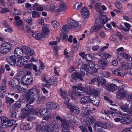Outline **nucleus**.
Listing matches in <instances>:
<instances>
[{
  "instance_id": "a211bd4d",
  "label": "nucleus",
  "mask_w": 132,
  "mask_h": 132,
  "mask_svg": "<svg viewBox=\"0 0 132 132\" xmlns=\"http://www.w3.org/2000/svg\"><path fill=\"white\" fill-rule=\"evenodd\" d=\"M96 81L97 82V86L98 87L101 85H105L106 84V80L98 76L96 77Z\"/></svg>"
},
{
  "instance_id": "c756f323",
  "label": "nucleus",
  "mask_w": 132,
  "mask_h": 132,
  "mask_svg": "<svg viewBox=\"0 0 132 132\" xmlns=\"http://www.w3.org/2000/svg\"><path fill=\"white\" fill-rule=\"evenodd\" d=\"M43 32L42 33L44 37H47L48 36L50 30L48 27H45L42 29Z\"/></svg>"
},
{
  "instance_id": "412c9836",
  "label": "nucleus",
  "mask_w": 132,
  "mask_h": 132,
  "mask_svg": "<svg viewBox=\"0 0 132 132\" xmlns=\"http://www.w3.org/2000/svg\"><path fill=\"white\" fill-rule=\"evenodd\" d=\"M38 31L36 32H33L32 33L33 37L36 39L39 40L41 39L44 37V35L42 33L38 32Z\"/></svg>"
},
{
  "instance_id": "79ce46f5",
  "label": "nucleus",
  "mask_w": 132,
  "mask_h": 132,
  "mask_svg": "<svg viewBox=\"0 0 132 132\" xmlns=\"http://www.w3.org/2000/svg\"><path fill=\"white\" fill-rule=\"evenodd\" d=\"M32 17L35 18L36 17H39L40 16V12L34 11L32 12Z\"/></svg>"
},
{
  "instance_id": "dca6fc26",
  "label": "nucleus",
  "mask_w": 132,
  "mask_h": 132,
  "mask_svg": "<svg viewBox=\"0 0 132 132\" xmlns=\"http://www.w3.org/2000/svg\"><path fill=\"white\" fill-rule=\"evenodd\" d=\"M82 16L84 18H88L89 16V13L87 8L85 7L82 8L81 11Z\"/></svg>"
},
{
  "instance_id": "423d86ee",
  "label": "nucleus",
  "mask_w": 132,
  "mask_h": 132,
  "mask_svg": "<svg viewBox=\"0 0 132 132\" xmlns=\"http://www.w3.org/2000/svg\"><path fill=\"white\" fill-rule=\"evenodd\" d=\"M70 28L68 25L65 24L63 26L62 29V32L60 33V36L64 40H66L68 38V36L66 35L69 30Z\"/></svg>"
},
{
  "instance_id": "774afa93",
  "label": "nucleus",
  "mask_w": 132,
  "mask_h": 132,
  "mask_svg": "<svg viewBox=\"0 0 132 132\" xmlns=\"http://www.w3.org/2000/svg\"><path fill=\"white\" fill-rule=\"evenodd\" d=\"M121 132H132V127L124 129Z\"/></svg>"
},
{
  "instance_id": "09e8293b",
  "label": "nucleus",
  "mask_w": 132,
  "mask_h": 132,
  "mask_svg": "<svg viewBox=\"0 0 132 132\" xmlns=\"http://www.w3.org/2000/svg\"><path fill=\"white\" fill-rule=\"evenodd\" d=\"M36 119V117L35 115H31L28 117L27 119L28 121H31L35 120Z\"/></svg>"
},
{
  "instance_id": "49530a36",
  "label": "nucleus",
  "mask_w": 132,
  "mask_h": 132,
  "mask_svg": "<svg viewBox=\"0 0 132 132\" xmlns=\"http://www.w3.org/2000/svg\"><path fill=\"white\" fill-rule=\"evenodd\" d=\"M22 59H20L17 60L16 62V65L18 67L23 66L24 64L23 62H22Z\"/></svg>"
},
{
  "instance_id": "c9c22d12",
  "label": "nucleus",
  "mask_w": 132,
  "mask_h": 132,
  "mask_svg": "<svg viewBox=\"0 0 132 132\" xmlns=\"http://www.w3.org/2000/svg\"><path fill=\"white\" fill-rule=\"evenodd\" d=\"M28 87L27 86V87H23L21 88L20 86H18L16 89V91L18 93H22L24 91H26Z\"/></svg>"
},
{
  "instance_id": "a18cd8bd",
  "label": "nucleus",
  "mask_w": 132,
  "mask_h": 132,
  "mask_svg": "<svg viewBox=\"0 0 132 132\" xmlns=\"http://www.w3.org/2000/svg\"><path fill=\"white\" fill-rule=\"evenodd\" d=\"M5 98L6 102L8 103L12 104L14 102V100L13 98L8 97L7 96L5 97Z\"/></svg>"
},
{
  "instance_id": "864d4df0",
  "label": "nucleus",
  "mask_w": 132,
  "mask_h": 132,
  "mask_svg": "<svg viewBox=\"0 0 132 132\" xmlns=\"http://www.w3.org/2000/svg\"><path fill=\"white\" fill-rule=\"evenodd\" d=\"M100 4L99 3H97L95 7V9L98 12H99L101 10L100 8Z\"/></svg>"
},
{
  "instance_id": "de8ad7c7",
  "label": "nucleus",
  "mask_w": 132,
  "mask_h": 132,
  "mask_svg": "<svg viewBox=\"0 0 132 132\" xmlns=\"http://www.w3.org/2000/svg\"><path fill=\"white\" fill-rule=\"evenodd\" d=\"M52 25L54 27L57 28L60 26L59 23L56 21H51Z\"/></svg>"
},
{
  "instance_id": "bb28decb",
  "label": "nucleus",
  "mask_w": 132,
  "mask_h": 132,
  "mask_svg": "<svg viewBox=\"0 0 132 132\" xmlns=\"http://www.w3.org/2000/svg\"><path fill=\"white\" fill-rule=\"evenodd\" d=\"M122 68L123 69H127L130 68L132 66V64L131 63H127L123 62L121 64Z\"/></svg>"
},
{
  "instance_id": "f257e3e1",
  "label": "nucleus",
  "mask_w": 132,
  "mask_h": 132,
  "mask_svg": "<svg viewBox=\"0 0 132 132\" xmlns=\"http://www.w3.org/2000/svg\"><path fill=\"white\" fill-rule=\"evenodd\" d=\"M39 91L37 90V87L34 86L27 90L26 93L27 100L29 101L28 103L26 105L25 108L21 110V114L19 118L22 119L25 118L34 110L33 105H31L35 101L37 98H39Z\"/></svg>"
},
{
  "instance_id": "69168bd1",
  "label": "nucleus",
  "mask_w": 132,
  "mask_h": 132,
  "mask_svg": "<svg viewBox=\"0 0 132 132\" xmlns=\"http://www.w3.org/2000/svg\"><path fill=\"white\" fill-rule=\"evenodd\" d=\"M111 56V55L110 54H106V53L104 54L103 56H101V57H102L105 60H107L108 58L110 57Z\"/></svg>"
},
{
  "instance_id": "8fccbe9b",
  "label": "nucleus",
  "mask_w": 132,
  "mask_h": 132,
  "mask_svg": "<svg viewBox=\"0 0 132 132\" xmlns=\"http://www.w3.org/2000/svg\"><path fill=\"white\" fill-rule=\"evenodd\" d=\"M50 8L52 11H55V12L58 11V6H55L54 5L52 4L50 5Z\"/></svg>"
},
{
  "instance_id": "bf43d9fd",
  "label": "nucleus",
  "mask_w": 132,
  "mask_h": 132,
  "mask_svg": "<svg viewBox=\"0 0 132 132\" xmlns=\"http://www.w3.org/2000/svg\"><path fill=\"white\" fill-rule=\"evenodd\" d=\"M82 3H78L76 4L75 5V6L77 7L78 9H80L82 6Z\"/></svg>"
},
{
  "instance_id": "9d476101",
  "label": "nucleus",
  "mask_w": 132,
  "mask_h": 132,
  "mask_svg": "<svg viewBox=\"0 0 132 132\" xmlns=\"http://www.w3.org/2000/svg\"><path fill=\"white\" fill-rule=\"evenodd\" d=\"M22 49L18 48L15 49L14 52V56L16 59H22L23 56V52Z\"/></svg>"
},
{
  "instance_id": "f8f14e48",
  "label": "nucleus",
  "mask_w": 132,
  "mask_h": 132,
  "mask_svg": "<svg viewBox=\"0 0 132 132\" xmlns=\"http://www.w3.org/2000/svg\"><path fill=\"white\" fill-rule=\"evenodd\" d=\"M119 105L120 107L119 108H120L123 111L126 112L124 114L126 115H127L129 112H130L128 105L127 104L124 105L122 103H120Z\"/></svg>"
},
{
  "instance_id": "6e6d98bb",
  "label": "nucleus",
  "mask_w": 132,
  "mask_h": 132,
  "mask_svg": "<svg viewBox=\"0 0 132 132\" xmlns=\"http://www.w3.org/2000/svg\"><path fill=\"white\" fill-rule=\"evenodd\" d=\"M91 103L94 105L97 106L99 104L100 101L99 100H91Z\"/></svg>"
},
{
  "instance_id": "4c0bfd02",
  "label": "nucleus",
  "mask_w": 132,
  "mask_h": 132,
  "mask_svg": "<svg viewBox=\"0 0 132 132\" xmlns=\"http://www.w3.org/2000/svg\"><path fill=\"white\" fill-rule=\"evenodd\" d=\"M66 8L65 5L64 3H61L60 5L59 9H58V11L61 12L64 10Z\"/></svg>"
},
{
  "instance_id": "6e6552de",
  "label": "nucleus",
  "mask_w": 132,
  "mask_h": 132,
  "mask_svg": "<svg viewBox=\"0 0 132 132\" xmlns=\"http://www.w3.org/2000/svg\"><path fill=\"white\" fill-rule=\"evenodd\" d=\"M67 21L68 25L70 27V28H77L79 27L80 26L78 22H76L71 18L69 19Z\"/></svg>"
},
{
  "instance_id": "4be33fe9",
  "label": "nucleus",
  "mask_w": 132,
  "mask_h": 132,
  "mask_svg": "<svg viewBox=\"0 0 132 132\" xmlns=\"http://www.w3.org/2000/svg\"><path fill=\"white\" fill-rule=\"evenodd\" d=\"M91 101L90 97L88 96H85L81 99V103L84 104L90 103Z\"/></svg>"
},
{
  "instance_id": "37998d69",
  "label": "nucleus",
  "mask_w": 132,
  "mask_h": 132,
  "mask_svg": "<svg viewBox=\"0 0 132 132\" xmlns=\"http://www.w3.org/2000/svg\"><path fill=\"white\" fill-rule=\"evenodd\" d=\"M59 93L62 97H65L67 94V92L65 91H63L62 90L61 88H60V90L59 91Z\"/></svg>"
},
{
  "instance_id": "13d9d810",
  "label": "nucleus",
  "mask_w": 132,
  "mask_h": 132,
  "mask_svg": "<svg viewBox=\"0 0 132 132\" xmlns=\"http://www.w3.org/2000/svg\"><path fill=\"white\" fill-rule=\"evenodd\" d=\"M115 36H111L110 37V40L114 42H118V40Z\"/></svg>"
},
{
  "instance_id": "473e14b6",
  "label": "nucleus",
  "mask_w": 132,
  "mask_h": 132,
  "mask_svg": "<svg viewBox=\"0 0 132 132\" xmlns=\"http://www.w3.org/2000/svg\"><path fill=\"white\" fill-rule=\"evenodd\" d=\"M1 45L7 49L9 51L11 49L12 45L9 42H7L3 43Z\"/></svg>"
},
{
  "instance_id": "9b49d317",
  "label": "nucleus",
  "mask_w": 132,
  "mask_h": 132,
  "mask_svg": "<svg viewBox=\"0 0 132 132\" xmlns=\"http://www.w3.org/2000/svg\"><path fill=\"white\" fill-rule=\"evenodd\" d=\"M6 60L7 62L9 63L11 65L15 66L16 62V58L13 55L9 56L7 57Z\"/></svg>"
},
{
  "instance_id": "6ab92c4d",
  "label": "nucleus",
  "mask_w": 132,
  "mask_h": 132,
  "mask_svg": "<svg viewBox=\"0 0 132 132\" xmlns=\"http://www.w3.org/2000/svg\"><path fill=\"white\" fill-rule=\"evenodd\" d=\"M19 83V80L17 78L13 79L11 81V86L12 88L15 90V89Z\"/></svg>"
},
{
  "instance_id": "cd10ccee",
  "label": "nucleus",
  "mask_w": 132,
  "mask_h": 132,
  "mask_svg": "<svg viewBox=\"0 0 132 132\" xmlns=\"http://www.w3.org/2000/svg\"><path fill=\"white\" fill-rule=\"evenodd\" d=\"M61 125L63 130H69L70 126L68 124L66 121L65 120L63 122L61 123Z\"/></svg>"
},
{
  "instance_id": "2eb2a0df",
  "label": "nucleus",
  "mask_w": 132,
  "mask_h": 132,
  "mask_svg": "<svg viewBox=\"0 0 132 132\" xmlns=\"http://www.w3.org/2000/svg\"><path fill=\"white\" fill-rule=\"evenodd\" d=\"M67 106L69 108L71 112H73L75 113L78 114L79 113L80 111L78 108L75 106H73L72 104H68Z\"/></svg>"
},
{
  "instance_id": "1a4fd4ad",
  "label": "nucleus",
  "mask_w": 132,
  "mask_h": 132,
  "mask_svg": "<svg viewBox=\"0 0 132 132\" xmlns=\"http://www.w3.org/2000/svg\"><path fill=\"white\" fill-rule=\"evenodd\" d=\"M23 53L25 54L29 55V56H31L35 53L34 50L32 48H30L27 46H24L22 49Z\"/></svg>"
},
{
  "instance_id": "5701e85b",
  "label": "nucleus",
  "mask_w": 132,
  "mask_h": 132,
  "mask_svg": "<svg viewBox=\"0 0 132 132\" xmlns=\"http://www.w3.org/2000/svg\"><path fill=\"white\" fill-rule=\"evenodd\" d=\"M20 128L22 130H29L31 128L30 125L29 123H22L20 125Z\"/></svg>"
},
{
  "instance_id": "4d7b16f0",
  "label": "nucleus",
  "mask_w": 132,
  "mask_h": 132,
  "mask_svg": "<svg viewBox=\"0 0 132 132\" xmlns=\"http://www.w3.org/2000/svg\"><path fill=\"white\" fill-rule=\"evenodd\" d=\"M120 55L121 56L123 57L124 58L126 59H127L130 57V56L128 55V54L125 53H120Z\"/></svg>"
},
{
  "instance_id": "aec40b11",
  "label": "nucleus",
  "mask_w": 132,
  "mask_h": 132,
  "mask_svg": "<svg viewBox=\"0 0 132 132\" xmlns=\"http://www.w3.org/2000/svg\"><path fill=\"white\" fill-rule=\"evenodd\" d=\"M57 105L55 103L50 102L47 103L46 105L47 109L48 110H52L56 109L57 106Z\"/></svg>"
},
{
  "instance_id": "f03ea898",
  "label": "nucleus",
  "mask_w": 132,
  "mask_h": 132,
  "mask_svg": "<svg viewBox=\"0 0 132 132\" xmlns=\"http://www.w3.org/2000/svg\"><path fill=\"white\" fill-rule=\"evenodd\" d=\"M84 70L86 72V75L89 76L92 73V69L90 68V67L86 64L82 65L80 69V72H75L72 73L71 76V80L72 82L77 81L78 79L81 81H83L84 79L82 77L84 76L85 74V72L82 71Z\"/></svg>"
},
{
  "instance_id": "ea45409f",
  "label": "nucleus",
  "mask_w": 132,
  "mask_h": 132,
  "mask_svg": "<svg viewBox=\"0 0 132 132\" xmlns=\"http://www.w3.org/2000/svg\"><path fill=\"white\" fill-rule=\"evenodd\" d=\"M68 117L70 119L69 120V122L70 123H71V122H73L74 123H75L73 120L74 119V116L73 114L70 113H68Z\"/></svg>"
},
{
  "instance_id": "39448f33",
  "label": "nucleus",
  "mask_w": 132,
  "mask_h": 132,
  "mask_svg": "<svg viewBox=\"0 0 132 132\" xmlns=\"http://www.w3.org/2000/svg\"><path fill=\"white\" fill-rule=\"evenodd\" d=\"M84 87L81 86H73L72 93L73 95L79 96H81L82 94L80 91H84Z\"/></svg>"
},
{
  "instance_id": "680f3d73",
  "label": "nucleus",
  "mask_w": 132,
  "mask_h": 132,
  "mask_svg": "<svg viewBox=\"0 0 132 132\" xmlns=\"http://www.w3.org/2000/svg\"><path fill=\"white\" fill-rule=\"evenodd\" d=\"M122 117H120V118H117L115 119H114V120L115 122H120L122 124Z\"/></svg>"
},
{
  "instance_id": "052dcab7",
  "label": "nucleus",
  "mask_w": 132,
  "mask_h": 132,
  "mask_svg": "<svg viewBox=\"0 0 132 132\" xmlns=\"http://www.w3.org/2000/svg\"><path fill=\"white\" fill-rule=\"evenodd\" d=\"M8 119L5 117H3L1 118V123L2 124L4 123L5 122H6L8 121Z\"/></svg>"
},
{
  "instance_id": "e2e57ef3",
  "label": "nucleus",
  "mask_w": 132,
  "mask_h": 132,
  "mask_svg": "<svg viewBox=\"0 0 132 132\" xmlns=\"http://www.w3.org/2000/svg\"><path fill=\"white\" fill-rule=\"evenodd\" d=\"M9 9L6 7L4 8L1 9V12L2 13H6L9 11Z\"/></svg>"
},
{
  "instance_id": "0e129e2a",
  "label": "nucleus",
  "mask_w": 132,
  "mask_h": 132,
  "mask_svg": "<svg viewBox=\"0 0 132 132\" xmlns=\"http://www.w3.org/2000/svg\"><path fill=\"white\" fill-rule=\"evenodd\" d=\"M33 64L32 63H31V64L28 63L27 65L25 66V68L26 69H28L30 70H32Z\"/></svg>"
},
{
  "instance_id": "338daca9",
  "label": "nucleus",
  "mask_w": 132,
  "mask_h": 132,
  "mask_svg": "<svg viewBox=\"0 0 132 132\" xmlns=\"http://www.w3.org/2000/svg\"><path fill=\"white\" fill-rule=\"evenodd\" d=\"M6 88L5 87H0V92L6 93Z\"/></svg>"
},
{
  "instance_id": "ddd939ff",
  "label": "nucleus",
  "mask_w": 132,
  "mask_h": 132,
  "mask_svg": "<svg viewBox=\"0 0 132 132\" xmlns=\"http://www.w3.org/2000/svg\"><path fill=\"white\" fill-rule=\"evenodd\" d=\"M112 74L114 76L124 77L125 74L122 70L119 68H118L112 71Z\"/></svg>"
},
{
  "instance_id": "2f4dec72",
  "label": "nucleus",
  "mask_w": 132,
  "mask_h": 132,
  "mask_svg": "<svg viewBox=\"0 0 132 132\" xmlns=\"http://www.w3.org/2000/svg\"><path fill=\"white\" fill-rule=\"evenodd\" d=\"M102 113L103 114H105L106 115L109 117L113 116V114L114 113V112L113 111H109L106 112L104 110H102Z\"/></svg>"
},
{
  "instance_id": "3c124183",
  "label": "nucleus",
  "mask_w": 132,
  "mask_h": 132,
  "mask_svg": "<svg viewBox=\"0 0 132 132\" xmlns=\"http://www.w3.org/2000/svg\"><path fill=\"white\" fill-rule=\"evenodd\" d=\"M35 129L37 132H40L41 130V132H42L43 130L42 127L39 125H36Z\"/></svg>"
},
{
  "instance_id": "393cba45",
  "label": "nucleus",
  "mask_w": 132,
  "mask_h": 132,
  "mask_svg": "<svg viewBox=\"0 0 132 132\" xmlns=\"http://www.w3.org/2000/svg\"><path fill=\"white\" fill-rule=\"evenodd\" d=\"M122 124H128L130 123L132 121V120L131 118L129 117H125L122 118Z\"/></svg>"
},
{
  "instance_id": "f3484780",
  "label": "nucleus",
  "mask_w": 132,
  "mask_h": 132,
  "mask_svg": "<svg viewBox=\"0 0 132 132\" xmlns=\"http://www.w3.org/2000/svg\"><path fill=\"white\" fill-rule=\"evenodd\" d=\"M107 89L111 92H113L115 91L117 89V86L116 85L112 84H108L106 85Z\"/></svg>"
},
{
  "instance_id": "72a5a7b5",
  "label": "nucleus",
  "mask_w": 132,
  "mask_h": 132,
  "mask_svg": "<svg viewBox=\"0 0 132 132\" xmlns=\"http://www.w3.org/2000/svg\"><path fill=\"white\" fill-rule=\"evenodd\" d=\"M95 119L92 116L89 115L86 118V121L89 122V124L93 123L95 121Z\"/></svg>"
},
{
  "instance_id": "c85d7f7f",
  "label": "nucleus",
  "mask_w": 132,
  "mask_h": 132,
  "mask_svg": "<svg viewBox=\"0 0 132 132\" xmlns=\"http://www.w3.org/2000/svg\"><path fill=\"white\" fill-rule=\"evenodd\" d=\"M88 90L89 91H91L95 96H97L99 95V93L98 91L96 89H93L92 86L89 85L88 86Z\"/></svg>"
},
{
  "instance_id": "e433bc0d",
  "label": "nucleus",
  "mask_w": 132,
  "mask_h": 132,
  "mask_svg": "<svg viewBox=\"0 0 132 132\" xmlns=\"http://www.w3.org/2000/svg\"><path fill=\"white\" fill-rule=\"evenodd\" d=\"M9 51L5 48L2 46L1 45L0 46V52L1 53L4 54H5L8 53Z\"/></svg>"
},
{
  "instance_id": "603ef678",
  "label": "nucleus",
  "mask_w": 132,
  "mask_h": 132,
  "mask_svg": "<svg viewBox=\"0 0 132 132\" xmlns=\"http://www.w3.org/2000/svg\"><path fill=\"white\" fill-rule=\"evenodd\" d=\"M115 5L116 7L118 9H121L122 6V4L121 3L119 2V1H116Z\"/></svg>"
},
{
  "instance_id": "f704fd0d",
  "label": "nucleus",
  "mask_w": 132,
  "mask_h": 132,
  "mask_svg": "<svg viewBox=\"0 0 132 132\" xmlns=\"http://www.w3.org/2000/svg\"><path fill=\"white\" fill-rule=\"evenodd\" d=\"M32 68L33 70L36 72L35 74L36 76L40 75L41 73V71H40V69H39L38 71L37 67L36 65L33 64L32 66Z\"/></svg>"
},
{
  "instance_id": "7ed1b4c3",
  "label": "nucleus",
  "mask_w": 132,
  "mask_h": 132,
  "mask_svg": "<svg viewBox=\"0 0 132 132\" xmlns=\"http://www.w3.org/2000/svg\"><path fill=\"white\" fill-rule=\"evenodd\" d=\"M57 128H58V126L55 121L51 123L50 124L44 125L42 127L43 131L47 132H54Z\"/></svg>"
},
{
  "instance_id": "b1692460",
  "label": "nucleus",
  "mask_w": 132,
  "mask_h": 132,
  "mask_svg": "<svg viewBox=\"0 0 132 132\" xmlns=\"http://www.w3.org/2000/svg\"><path fill=\"white\" fill-rule=\"evenodd\" d=\"M98 62L99 64H101V68L102 69H104L107 67L109 63L107 61L102 59L100 60Z\"/></svg>"
},
{
  "instance_id": "20e7f679",
  "label": "nucleus",
  "mask_w": 132,
  "mask_h": 132,
  "mask_svg": "<svg viewBox=\"0 0 132 132\" xmlns=\"http://www.w3.org/2000/svg\"><path fill=\"white\" fill-rule=\"evenodd\" d=\"M127 94V91L123 87L120 88L118 89L116 94L117 99L121 100L124 99Z\"/></svg>"
},
{
  "instance_id": "0eeeda50",
  "label": "nucleus",
  "mask_w": 132,
  "mask_h": 132,
  "mask_svg": "<svg viewBox=\"0 0 132 132\" xmlns=\"http://www.w3.org/2000/svg\"><path fill=\"white\" fill-rule=\"evenodd\" d=\"M51 111H48V109H43L41 112L40 111H39L37 112V114L40 113L41 116L43 117H47V118H50L51 116H48L51 113Z\"/></svg>"
},
{
  "instance_id": "c03bdc74",
  "label": "nucleus",
  "mask_w": 132,
  "mask_h": 132,
  "mask_svg": "<svg viewBox=\"0 0 132 132\" xmlns=\"http://www.w3.org/2000/svg\"><path fill=\"white\" fill-rule=\"evenodd\" d=\"M57 79V77L56 76H54L51 78L49 79V80L48 81V82L50 84H51L52 85L56 81Z\"/></svg>"
},
{
  "instance_id": "58836bf2",
  "label": "nucleus",
  "mask_w": 132,
  "mask_h": 132,
  "mask_svg": "<svg viewBox=\"0 0 132 132\" xmlns=\"http://www.w3.org/2000/svg\"><path fill=\"white\" fill-rule=\"evenodd\" d=\"M33 79L32 77L27 79L23 80L22 82L23 83L26 85H30L32 82Z\"/></svg>"
},
{
  "instance_id": "5fc2aeb1",
  "label": "nucleus",
  "mask_w": 132,
  "mask_h": 132,
  "mask_svg": "<svg viewBox=\"0 0 132 132\" xmlns=\"http://www.w3.org/2000/svg\"><path fill=\"white\" fill-rule=\"evenodd\" d=\"M16 24L17 26L22 27L23 25V22L22 20H20L16 22Z\"/></svg>"
},
{
  "instance_id": "a878e982",
  "label": "nucleus",
  "mask_w": 132,
  "mask_h": 132,
  "mask_svg": "<svg viewBox=\"0 0 132 132\" xmlns=\"http://www.w3.org/2000/svg\"><path fill=\"white\" fill-rule=\"evenodd\" d=\"M102 26L100 25L94 26L92 27L90 30V32L91 33L97 32L100 30L102 28Z\"/></svg>"
},
{
  "instance_id": "7c9ffc66",
  "label": "nucleus",
  "mask_w": 132,
  "mask_h": 132,
  "mask_svg": "<svg viewBox=\"0 0 132 132\" xmlns=\"http://www.w3.org/2000/svg\"><path fill=\"white\" fill-rule=\"evenodd\" d=\"M87 108H88V107H85L83 106V109H85V110L84 111L83 113V115H84V116H88L92 113V111L88 109L86 110V109Z\"/></svg>"
},
{
  "instance_id": "4468645a",
  "label": "nucleus",
  "mask_w": 132,
  "mask_h": 132,
  "mask_svg": "<svg viewBox=\"0 0 132 132\" xmlns=\"http://www.w3.org/2000/svg\"><path fill=\"white\" fill-rule=\"evenodd\" d=\"M22 100V99L20 98L13 105L12 108L14 111H18L19 109L21 108Z\"/></svg>"
},
{
  "instance_id": "a19ab883",
  "label": "nucleus",
  "mask_w": 132,
  "mask_h": 132,
  "mask_svg": "<svg viewBox=\"0 0 132 132\" xmlns=\"http://www.w3.org/2000/svg\"><path fill=\"white\" fill-rule=\"evenodd\" d=\"M37 90L40 91L38 90L37 89ZM39 95H40V94H39ZM39 97H40V99L39 100V101H38V100L37 101V102L38 104H40V103L41 102H43L46 100V97L45 96H42L41 97H40V95H39V98L38 99V97L37 98H38V99H39Z\"/></svg>"
}]
</instances>
